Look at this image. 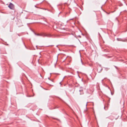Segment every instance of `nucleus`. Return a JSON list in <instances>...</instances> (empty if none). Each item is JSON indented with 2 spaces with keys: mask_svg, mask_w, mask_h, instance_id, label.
Returning <instances> with one entry per match:
<instances>
[{
  "mask_svg": "<svg viewBox=\"0 0 127 127\" xmlns=\"http://www.w3.org/2000/svg\"><path fill=\"white\" fill-rule=\"evenodd\" d=\"M79 91L81 92L80 94H83V92L82 90H80Z\"/></svg>",
  "mask_w": 127,
  "mask_h": 127,
  "instance_id": "nucleus-3",
  "label": "nucleus"
},
{
  "mask_svg": "<svg viewBox=\"0 0 127 127\" xmlns=\"http://www.w3.org/2000/svg\"><path fill=\"white\" fill-rule=\"evenodd\" d=\"M9 8L11 9H13L14 8V5L12 3H10L8 6Z\"/></svg>",
  "mask_w": 127,
  "mask_h": 127,
  "instance_id": "nucleus-2",
  "label": "nucleus"
},
{
  "mask_svg": "<svg viewBox=\"0 0 127 127\" xmlns=\"http://www.w3.org/2000/svg\"><path fill=\"white\" fill-rule=\"evenodd\" d=\"M35 34L37 36H40L43 37L47 36L48 37H50V35L48 34L45 33H41L40 34L35 33Z\"/></svg>",
  "mask_w": 127,
  "mask_h": 127,
  "instance_id": "nucleus-1",
  "label": "nucleus"
},
{
  "mask_svg": "<svg viewBox=\"0 0 127 127\" xmlns=\"http://www.w3.org/2000/svg\"><path fill=\"white\" fill-rule=\"evenodd\" d=\"M81 62H82V64H83V63H82V60H81Z\"/></svg>",
  "mask_w": 127,
  "mask_h": 127,
  "instance_id": "nucleus-4",
  "label": "nucleus"
},
{
  "mask_svg": "<svg viewBox=\"0 0 127 127\" xmlns=\"http://www.w3.org/2000/svg\"><path fill=\"white\" fill-rule=\"evenodd\" d=\"M60 84H61V82H60Z\"/></svg>",
  "mask_w": 127,
  "mask_h": 127,
  "instance_id": "nucleus-5",
  "label": "nucleus"
}]
</instances>
